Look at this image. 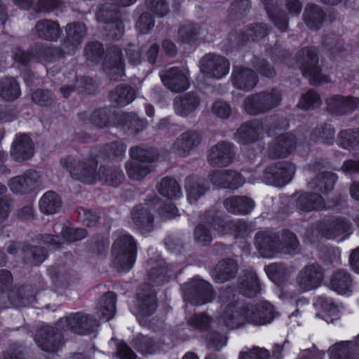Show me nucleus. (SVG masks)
I'll return each mask as SVG.
<instances>
[{"label": "nucleus", "mask_w": 359, "mask_h": 359, "mask_svg": "<svg viewBox=\"0 0 359 359\" xmlns=\"http://www.w3.org/2000/svg\"><path fill=\"white\" fill-rule=\"evenodd\" d=\"M237 265L231 259L219 262L210 272L212 278L217 283H224L235 276Z\"/></svg>", "instance_id": "36"}, {"label": "nucleus", "mask_w": 359, "mask_h": 359, "mask_svg": "<svg viewBox=\"0 0 359 359\" xmlns=\"http://www.w3.org/2000/svg\"><path fill=\"white\" fill-rule=\"evenodd\" d=\"M128 177L135 180H140L152 170L151 165L140 163L139 161H128L126 165Z\"/></svg>", "instance_id": "48"}, {"label": "nucleus", "mask_w": 359, "mask_h": 359, "mask_svg": "<svg viewBox=\"0 0 359 359\" xmlns=\"http://www.w3.org/2000/svg\"><path fill=\"white\" fill-rule=\"evenodd\" d=\"M351 224L342 217L324 219L317 225L318 231L324 237L336 240L344 241L350 235Z\"/></svg>", "instance_id": "11"}, {"label": "nucleus", "mask_w": 359, "mask_h": 359, "mask_svg": "<svg viewBox=\"0 0 359 359\" xmlns=\"http://www.w3.org/2000/svg\"><path fill=\"white\" fill-rule=\"evenodd\" d=\"M188 325L193 329L203 330L208 327L210 319L204 313H196L190 317L187 316Z\"/></svg>", "instance_id": "62"}, {"label": "nucleus", "mask_w": 359, "mask_h": 359, "mask_svg": "<svg viewBox=\"0 0 359 359\" xmlns=\"http://www.w3.org/2000/svg\"><path fill=\"white\" fill-rule=\"evenodd\" d=\"M184 297L193 305H202L212 301L214 292L211 285L201 279H194L183 286Z\"/></svg>", "instance_id": "12"}, {"label": "nucleus", "mask_w": 359, "mask_h": 359, "mask_svg": "<svg viewBox=\"0 0 359 359\" xmlns=\"http://www.w3.org/2000/svg\"><path fill=\"white\" fill-rule=\"evenodd\" d=\"M156 308L155 292L149 285H147L145 288L137 294L133 313L142 322L145 318L154 314Z\"/></svg>", "instance_id": "15"}, {"label": "nucleus", "mask_w": 359, "mask_h": 359, "mask_svg": "<svg viewBox=\"0 0 359 359\" xmlns=\"http://www.w3.org/2000/svg\"><path fill=\"white\" fill-rule=\"evenodd\" d=\"M281 93L277 89L248 96L243 102L244 110L250 115L266 113L280 105Z\"/></svg>", "instance_id": "6"}, {"label": "nucleus", "mask_w": 359, "mask_h": 359, "mask_svg": "<svg viewBox=\"0 0 359 359\" xmlns=\"http://www.w3.org/2000/svg\"><path fill=\"white\" fill-rule=\"evenodd\" d=\"M330 359H359V349L353 341H342L330 347Z\"/></svg>", "instance_id": "34"}, {"label": "nucleus", "mask_w": 359, "mask_h": 359, "mask_svg": "<svg viewBox=\"0 0 359 359\" xmlns=\"http://www.w3.org/2000/svg\"><path fill=\"white\" fill-rule=\"evenodd\" d=\"M34 154V145L31 138L25 135H19L13 142L11 155L16 161H23L29 159Z\"/></svg>", "instance_id": "29"}, {"label": "nucleus", "mask_w": 359, "mask_h": 359, "mask_svg": "<svg viewBox=\"0 0 359 359\" xmlns=\"http://www.w3.org/2000/svg\"><path fill=\"white\" fill-rule=\"evenodd\" d=\"M104 69L112 80L117 81L123 76V62L119 48L112 47L107 50Z\"/></svg>", "instance_id": "25"}, {"label": "nucleus", "mask_w": 359, "mask_h": 359, "mask_svg": "<svg viewBox=\"0 0 359 359\" xmlns=\"http://www.w3.org/2000/svg\"><path fill=\"white\" fill-rule=\"evenodd\" d=\"M66 39L63 43V48H59L61 55L52 54L53 60L62 57L65 55H72L77 48L82 43L87 34V29L85 25L79 22L70 23L66 26Z\"/></svg>", "instance_id": "14"}, {"label": "nucleus", "mask_w": 359, "mask_h": 359, "mask_svg": "<svg viewBox=\"0 0 359 359\" xmlns=\"http://www.w3.org/2000/svg\"><path fill=\"white\" fill-rule=\"evenodd\" d=\"M200 105L199 97L194 93H186L175 97L174 108L177 114L187 116L193 113Z\"/></svg>", "instance_id": "31"}, {"label": "nucleus", "mask_w": 359, "mask_h": 359, "mask_svg": "<svg viewBox=\"0 0 359 359\" xmlns=\"http://www.w3.org/2000/svg\"><path fill=\"white\" fill-rule=\"evenodd\" d=\"M322 102L319 94L314 90H310L302 95L297 106L304 110H311L319 107Z\"/></svg>", "instance_id": "51"}, {"label": "nucleus", "mask_w": 359, "mask_h": 359, "mask_svg": "<svg viewBox=\"0 0 359 359\" xmlns=\"http://www.w3.org/2000/svg\"><path fill=\"white\" fill-rule=\"evenodd\" d=\"M53 53L60 55L61 51L57 48L48 46L42 43H36L28 52L20 48L16 49L13 53V57L17 62L21 64H26L32 59L40 62H50L54 61L52 57Z\"/></svg>", "instance_id": "13"}, {"label": "nucleus", "mask_w": 359, "mask_h": 359, "mask_svg": "<svg viewBox=\"0 0 359 359\" xmlns=\"http://www.w3.org/2000/svg\"><path fill=\"white\" fill-rule=\"evenodd\" d=\"M126 145L121 142H114L108 144L104 150L109 159L121 160L125 154Z\"/></svg>", "instance_id": "58"}, {"label": "nucleus", "mask_w": 359, "mask_h": 359, "mask_svg": "<svg viewBox=\"0 0 359 359\" xmlns=\"http://www.w3.org/2000/svg\"><path fill=\"white\" fill-rule=\"evenodd\" d=\"M201 142L200 133L196 130H188L182 133L174 142L172 151L177 155L185 157L197 147Z\"/></svg>", "instance_id": "22"}, {"label": "nucleus", "mask_w": 359, "mask_h": 359, "mask_svg": "<svg viewBox=\"0 0 359 359\" xmlns=\"http://www.w3.org/2000/svg\"><path fill=\"white\" fill-rule=\"evenodd\" d=\"M318 62V57L316 48L306 47L298 53L297 65L302 74L309 78L312 85H319L329 81V78L320 73Z\"/></svg>", "instance_id": "7"}, {"label": "nucleus", "mask_w": 359, "mask_h": 359, "mask_svg": "<svg viewBox=\"0 0 359 359\" xmlns=\"http://www.w3.org/2000/svg\"><path fill=\"white\" fill-rule=\"evenodd\" d=\"M104 54L102 45L99 42L89 43L85 48V55L88 60L97 63Z\"/></svg>", "instance_id": "55"}, {"label": "nucleus", "mask_w": 359, "mask_h": 359, "mask_svg": "<svg viewBox=\"0 0 359 359\" xmlns=\"http://www.w3.org/2000/svg\"><path fill=\"white\" fill-rule=\"evenodd\" d=\"M130 161H139L140 163L151 165L154 154L150 150L140 147H133L130 149Z\"/></svg>", "instance_id": "53"}, {"label": "nucleus", "mask_w": 359, "mask_h": 359, "mask_svg": "<svg viewBox=\"0 0 359 359\" xmlns=\"http://www.w3.org/2000/svg\"><path fill=\"white\" fill-rule=\"evenodd\" d=\"M296 197V208L299 212L319 211L325 208L324 198L316 193H298Z\"/></svg>", "instance_id": "26"}, {"label": "nucleus", "mask_w": 359, "mask_h": 359, "mask_svg": "<svg viewBox=\"0 0 359 359\" xmlns=\"http://www.w3.org/2000/svg\"><path fill=\"white\" fill-rule=\"evenodd\" d=\"M334 129L329 124H322L318 126L311 135L314 142H320L325 144H332L334 138Z\"/></svg>", "instance_id": "49"}, {"label": "nucleus", "mask_w": 359, "mask_h": 359, "mask_svg": "<svg viewBox=\"0 0 359 359\" xmlns=\"http://www.w3.org/2000/svg\"><path fill=\"white\" fill-rule=\"evenodd\" d=\"M233 85L238 89L250 90L254 88L258 81L256 73L249 68L235 67L231 76Z\"/></svg>", "instance_id": "27"}, {"label": "nucleus", "mask_w": 359, "mask_h": 359, "mask_svg": "<svg viewBox=\"0 0 359 359\" xmlns=\"http://www.w3.org/2000/svg\"><path fill=\"white\" fill-rule=\"evenodd\" d=\"M39 177V174L36 171L29 170L23 175L11 179L8 186L13 193L27 194L36 187Z\"/></svg>", "instance_id": "28"}, {"label": "nucleus", "mask_w": 359, "mask_h": 359, "mask_svg": "<svg viewBox=\"0 0 359 359\" xmlns=\"http://www.w3.org/2000/svg\"><path fill=\"white\" fill-rule=\"evenodd\" d=\"M316 304L320 306L322 312L324 313L323 315H328L335 318L338 316V307L331 299L319 297L316 300Z\"/></svg>", "instance_id": "56"}, {"label": "nucleus", "mask_w": 359, "mask_h": 359, "mask_svg": "<svg viewBox=\"0 0 359 359\" xmlns=\"http://www.w3.org/2000/svg\"><path fill=\"white\" fill-rule=\"evenodd\" d=\"M208 177L216 187L233 190L238 189L245 182L240 173L230 170H215L210 173Z\"/></svg>", "instance_id": "20"}, {"label": "nucleus", "mask_w": 359, "mask_h": 359, "mask_svg": "<svg viewBox=\"0 0 359 359\" xmlns=\"http://www.w3.org/2000/svg\"><path fill=\"white\" fill-rule=\"evenodd\" d=\"M290 133L278 136L269 146L268 155L271 158H285L295 149L297 141Z\"/></svg>", "instance_id": "23"}, {"label": "nucleus", "mask_w": 359, "mask_h": 359, "mask_svg": "<svg viewBox=\"0 0 359 359\" xmlns=\"http://www.w3.org/2000/svg\"><path fill=\"white\" fill-rule=\"evenodd\" d=\"M113 264L119 271L130 270L136 260L135 242L128 234H121L112 247Z\"/></svg>", "instance_id": "4"}, {"label": "nucleus", "mask_w": 359, "mask_h": 359, "mask_svg": "<svg viewBox=\"0 0 359 359\" xmlns=\"http://www.w3.org/2000/svg\"><path fill=\"white\" fill-rule=\"evenodd\" d=\"M225 208L234 215H248L255 208V202L246 196H233L224 202Z\"/></svg>", "instance_id": "35"}, {"label": "nucleus", "mask_w": 359, "mask_h": 359, "mask_svg": "<svg viewBox=\"0 0 359 359\" xmlns=\"http://www.w3.org/2000/svg\"><path fill=\"white\" fill-rule=\"evenodd\" d=\"M110 101L116 106L124 107L135 99V91L128 86H118L109 95Z\"/></svg>", "instance_id": "43"}, {"label": "nucleus", "mask_w": 359, "mask_h": 359, "mask_svg": "<svg viewBox=\"0 0 359 359\" xmlns=\"http://www.w3.org/2000/svg\"><path fill=\"white\" fill-rule=\"evenodd\" d=\"M158 192L169 198H178L182 196L180 187L175 180L164 177L158 187Z\"/></svg>", "instance_id": "47"}, {"label": "nucleus", "mask_w": 359, "mask_h": 359, "mask_svg": "<svg viewBox=\"0 0 359 359\" xmlns=\"http://www.w3.org/2000/svg\"><path fill=\"white\" fill-rule=\"evenodd\" d=\"M323 13L316 5L308 4L304 13V20L310 29L317 30L322 25Z\"/></svg>", "instance_id": "46"}, {"label": "nucleus", "mask_w": 359, "mask_h": 359, "mask_svg": "<svg viewBox=\"0 0 359 359\" xmlns=\"http://www.w3.org/2000/svg\"><path fill=\"white\" fill-rule=\"evenodd\" d=\"M295 172L293 163L280 161L268 165L263 173L264 183L276 187H283L288 184Z\"/></svg>", "instance_id": "10"}, {"label": "nucleus", "mask_w": 359, "mask_h": 359, "mask_svg": "<svg viewBox=\"0 0 359 359\" xmlns=\"http://www.w3.org/2000/svg\"><path fill=\"white\" fill-rule=\"evenodd\" d=\"M154 26V22L151 14L147 12H144L139 18L135 27L140 33L144 34L150 32Z\"/></svg>", "instance_id": "64"}, {"label": "nucleus", "mask_w": 359, "mask_h": 359, "mask_svg": "<svg viewBox=\"0 0 359 359\" xmlns=\"http://www.w3.org/2000/svg\"><path fill=\"white\" fill-rule=\"evenodd\" d=\"M239 289L244 296L252 297L260 290V284L255 271H250L240 278Z\"/></svg>", "instance_id": "42"}, {"label": "nucleus", "mask_w": 359, "mask_h": 359, "mask_svg": "<svg viewBox=\"0 0 359 359\" xmlns=\"http://www.w3.org/2000/svg\"><path fill=\"white\" fill-rule=\"evenodd\" d=\"M62 207V201L58 194L49 191L46 192L40 198L39 208L45 215H54L59 212Z\"/></svg>", "instance_id": "41"}, {"label": "nucleus", "mask_w": 359, "mask_h": 359, "mask_svg": "<svg viewBox=\"0 0 359 359\" xmlns=\"http://www.w3.org/2000/svg\"><path fill=\"white\" fill-rule=\"evenodd\" d=\"M162 82L172 92L184 91L189 88L188 71L171 67L160 74Z\"/></svg>", "instance_id": "19"}, {"label": "nucleus", "mask_w": 359, "mask_h": 359, "mask_svg": "<svg viewBox=\"0 0 359 359\" xmlns=\"http://www.w3.org/2000/svg\"><path fill=\"white\" fill-rule=\"evenodd\" d=\"M178 34L182 42L189 43L196 39V36L199 34V32L196 25H188L180 27Z\"/></svg>", "instance_id": "61"}, {"label": "nucleus", "mask_w": 359, "mask_h": 359, "mask_svg": "<svg viewBox=\"0 0 359 359\" xmlns=\"http://www.w3.org/2000/svg\"><path fill=\"white\" fill-rule=\"evenodd\" d=\"M35 32L39 39L49 41H56L61 35L57 22L48 19L39 20L35 25Z\"/></svg>", "instance_id": "32"}, {"label": "nucleus", "mask_w": 359, "mask_h": 359, "mask_svg": "<svg viewBox=\"0 0 359 359\" xmlns=\"http://www.w3.org/2000/svg\"><path fill=\"white\" fill-rule=\"evenodd\" d=\"M323 276V271L318 264H313L304 266L296 276L295 290L287 291V296L289 298H294L303 292L318 288Z\"/></svg>", "instance_id": "5"}, {"label": "nucleus", "mask_w": 359, "mask_h": 359, "mask_svg": "<svg viewBox=\"0 0 359 359\" xmlns=\"http://www.w3.org/2000/svg\"><path fill=\"white\" fill-rule=\"evenodd\" d=\"M57 323V329H62L64 333L70 330L81 335L93 332L94 327L98 325L96 319L83 312L71 313L65 318H60Z\"/></svg>", "instance_id": "9"}, {"label": "nucleus", "mask_w": 359, "mask_h": 359, "mask_svg": "<svg viewBox=\"0 0 359 359\" xmlns=\"http://www.w3.org/2000/svg\"><path fill=\"white\" fill-rule=\"evenodd\" d=\"M46 251L41 247L29 246L25 250V257L27 262L39 264L46 258Z\"/></svg>", "instance_id": "54"}, {"label": "nucleus", "mask_w": 359, "mask_h": 359, "mask_svg": "<svg viewBox=\"0 0 359 359\" xmlns=\"http://www.w3.org/2000/svg\"><path fill=\"white\" fill-rule=\"evenodd\" d=\"M90 121L94 126L99 128L108 126L110 121L107 109H101L94 111L90 116Z\"/></svg>", "instance_id": "60"}, {"label": "nucleus", "mask_w": 359, "mask_h": 359, "mask_svg": "<svg viewBox=\"0 0 359 359\" xmlns=\"http://www.w3.org/2000/svg\"><path fill=\"white\" fill-rule=\"evenodd\" d=\"M21 94L18 82L12 77H4L0 80V96L6 100L17 99Z\"/></svg>", "instance_id": "44"}, {"label": "nucleus", "mask_w": 359, "mask_h": 359, "mask_svg": "<svg viewBox=\"0 0 359 359\" xmlns=\"http://www.w3.org/2000/svg\"><path fill=\"white\" fill-rule=\"evenodd\" d=\"M235 156L236 147L232 143L219 142L210 149L208 161L213 167H226L233 163Z\"/></svg>", "instance_id": "16"}, {"label": "nucleus", "mask_w": 359, "mask_h": 359, "mask_svg": "<svg viewBox=\"0 0 359 359\" xmlns=\"http://www.w3.org/2000/svg\"><path fill=\"white\" fill-rule=\"evenodd\" d=\"M328 109L337 115L352 113L359 106V98L348 95H331L326 100Z\"/></svg>", "instance_id": "24"}, {"label": "nucleus", "mask_w": 359, "mask_h": 359, "mask_svg": "<svg viewBox=\"0 0 359 359\" xmlns=\"http://www.w3.org/2000/svg\"><path fill=\"white\" fill-rule=\"evenodd\" d=\"M264 137L263 123L258 119H253L243 123L234 134V140L239 144L257 142Z\"/></svg>", "instance_id": "18"}, {"label": "nucleus", "mask_w": 359, "mask_h": 359, "mask_svg": "<svg viewBox=\"0 0 359 359\" xmlns=\"http://www.w3.org/2000/svg\"><path fill=\"white\" fill-rule=\"evenodd\" d=\"M131 217L133 223L139 229L144 231H150L152 229L154 218L150 214L149 204L135 206L131 212Z\"/></svg>", "instance_id": "33"}, {"label": "nucleus", "mask_w": 359, "mask_h": 359, "mask_svg": "<svg viewBox=\"0 0 359 359\" xmlns=\"http://www.w3.org/2000/svg\"><path fill=\"white\" fill-rule=\"evenodd\" d=\"M213 238L212 233L208 227L202 224H198L194 231L195 241L201 245L209 244Z\"/></svg>", "instance_id": "59"}, {"label": "nucleus", "mask_w": 359, "mask_h": 359, "mask_svg": "<svg viewBox=\"0 0 359 359\" xmlns=\"http://www.w3.org/2000/svg\"><path fill=\"white\" fill-rule=\"evenodd\" d=\"M337 180L336 174L330 172H323L318 174L316 177L310 181L308 187L312 190L326 194L333 189Z\"/></svg>", "instance_id": "39"}, {"label": "nucleus", "mask_w": 359, "mask_h": 359, "mask_svg": "<svg viewBox=\"0 0 359 359\" xmlns=\"http://www.w3.org/2000/svg\"><path fill=\"white\" fill-rule=\"evenodd\" d=\"M219 301L222 310L221 320L231 329L238 328L246 323L255 325H265L271 323L275 318L274 309L268 302H262L257 305L238 306L235 291L231 287L220 291Z\"/></svg>", "instance_id": "1"}, {"label": "nucleus", "mask_w": 359, "mask_h": 359, "mask_svg": "<svg viewBox=\"0 0 359 359\" xmlns=\"http://www.w3.org/2000/svg\"><path fill=\"white\" fill-rule=\"evenodd\" d=\"M125 53L129 63L133 65L140 64L144 59L142 56V48H139L134 44H128L125 49Z\"/></svg>", "instance_id": "63"}, {"label": "nucleus", "mask_w": 359, "mask_h": 359, "mask_svg": "<svg viewBox=\"0 0 359 359\" xmlns=\"http://www.w3.org/2000/svg\"><path fill=\"white\" fill-rule=\"evenodd\" d=\"M278 238L276 233L269 231L257 233L255 245L263 257H270L276 252L290 253L295 250L299 245L297 236L292 232H284L283 234V241L290 240V243L287 245L279 243Z\"/></svg>", "instance_id": "3"}, {"label": "nucleus", "mask_w": 359, "mask_h": 359, "mask_svg": "<svg viewBox=\"0 0 359 359\" xmlns=\"http://www.w3.org/2000/svg\"><path fill=\"white\" fill-rule=\"evenodd\" d=\"M330 287L339 294H346L352 287L351 275L345 270L336 271L330 277Z\"/></svg>", "instance_id": "40"}, {"label": "nucleus", "mask_w": 359, "mask_h": 359, "mask_svg": "<svg viewBox=\"0 0 359 359\" xmlns=\"http://www.w3.org/2000/svg\"><path fill=\"white\" fill-rule=\"evenodd\" d=\"M338 144L348 150H359V128L346 129L338 135Z\"/></svg>", "instance_id": "45"}, {"label": "nucleus", "mask_w": 359, "mask_h": 359, "mask_svg": "<svg viewBox=\"0 0 359 359\" xmlns=\"http://www.w3.org/2000/svg\"><path fill=\"white\" fill-rule=\"evenodd\" d=\"M217 234H226L234 231L237 236H242L247 230V224L245 222L237 220H224L220 217L212 218L211 222L208 221Z\"/></svg>", "instance_id": "30"}, {"label": "nucleus", "mask_w": 359, "mask_h": 359, "mask_svg": "<svg viewBox=\"0 0 359 359\" xmlns=\"http://www.w3.org/2000/svg\"><path fill=\"white\" fill-rule=\"evenodd\" d=\"M268 34V29L265 25L257 24L252 27H249L241 34L240 39L243 43L250 41H256L262 39Z\"/></svg>", "instance_id": "52"}, {"label": "nucleus", "mask_w": 359, "mask_h": 359, "mask_svg": "<svg viewBox=\"0 0 359 359\" xmlns=\"http://www.w3.org/2000/svg\"><path fill=\"white\" fill-rule=\"evenodd\" d=\"M230 63L224 57L208 54L201 58L200 68L203 74L208 76L221 79L229 72Z\"/></svg>", "instance_id": "17"}, {"label": "nucleus", "mask_w": 359, "mask_h": 359, "mask_svg": "<svg viewBox=\"0 0 359 359\" xmlns=\"http://www.w3.org/2000/svg\"><path fill=\"white\" fill-rule=\"evenodd\" d=\"M269 351L259 346H254L248 351H242L239 354V359H269Z\"/></svg>", "instance_id": "57"}, {"label": "nucleus", "mask_w": 359, "mask_h": 359, "mask_svg": "<svg viewBox=\"0 0 359 359\" xmlns=\"http://www.w3.org/2000/svg\"><path fill=\"white\" fill-rule=\"evenodd\" d=\"M97 20L106 25L107 35L113 39H120L124 32V25L117 13L102 8L96 13Z\"/></svg>", "instance_id": "21"}, {"label": "nucleus", "mask_w": 359, "mask_h": 359, "mask_svg": "<svg viewBox=\"0 0 359 359\" xmlns=\"http://www.w3.org/2000/svg\"><path fill=\"white\" fill-rule=\"evenodd\" d=\"M65 334L62 329H57V323L55 326L44 325L36 330L34 339L37 346L43 351L56 353L64 345Z\"/></svg>", "instance_id": "8"}, {"label": "nucleus", "mask_w": 359, "mask_h": 359, "mask_svg": "<svg viewBox=\"0 0 359 359\" xmlns=\"http://www.w3.org/2000/svg\"><path fill=\"white\" fill-rule=\"evenodd\" d=\"M269 278L274 283H279L285 279L290 273L287 267L281 263L271 264L265 267Z\"/></svg>", "instance_id": "50"}, {"label": "nucleus", "mask_w": 359, "mask_h": 359, "mask_svg": "<svg viewBox=\"0 0 359 359\" xmlns=\"http://www.w3.org/2000/svg\"><path fill=\"white\" fill-rule=\"evenodd\" d=\"M116 295L112 292H107L100 301L96 314L100 319L109 321L112 319L116 312Z\"/></svg>", "instance_id": "38"}, {"label": "nucleus", "mask_w": 359, "mask_h": 359, "mask_svg": "<svg viewBox=\"0 0 359 359\" xmlns=\"http://www.w3.org/2000/svg\"><path fill=\"white\" fill-rule=\"evenodd\" d=\"M185 188L187 194V200L191 204L195 203L208 191L205 182L196 177H189L187 179Z\"/></svg>", "instance_id": "37"}, {"label": "nucleus", "mask_w": 359, "mask_h": 359, "mask_svg": "<svg viewBox=\"0 0 359 359\" xmlns=\"http://www.w3.org/2000/svg\"><path fill=\"white\" fill-rule=\"evenodd\" d=\"M60 165L69 172L72 178L86 184L101 182L116 187L125 178L123 171L116 165H102L97 172V161L95 158L80 161L72 156H65L61 158Z\"/></svg>", "instance_id": "2"}]
</instances>
